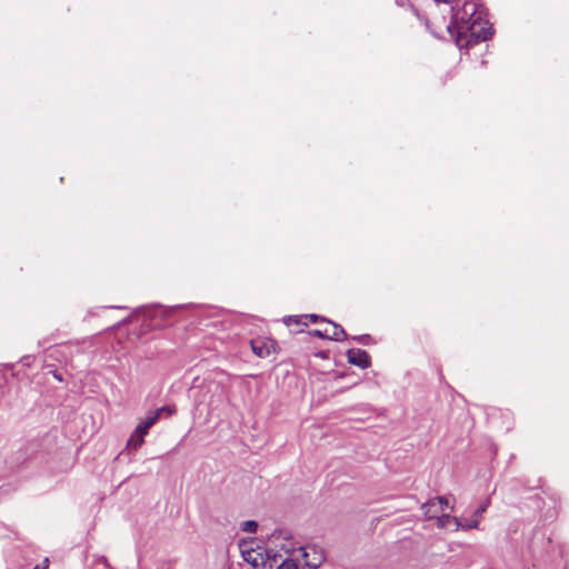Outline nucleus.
I'll list each match as a JSON object with an SVG mask.
<instances>
[{
    "instance_id": "1",
    "label": "nucleus",
    "mask_w": 569,
    "mask_h": 569,
    "mask_svg": "<svg viewBox=\"0 0 569 569\" xmlns=\"http://www.w3.org/2000/svg\"><path fill=\"white\" fill-rule=\"evenodd\" d=\"M450 7L451 21L447 30L458 46H471L491 36V27L483 11L473 0H433Z\"/></svg>"
},
{
    "instance_id": "2",
    "label": "nucleus",
    "mask_w": 569,
    "mask_h": 569,
    "mask_svg": "<svg viewBox=\"0 0 569 569\" xmlns=\"http://www.w3.org/2000/svg\"><path fill=\"white\" fill-rule=\"evenodd\" d=\"M242 556L246 562L252 566L253 569H274L276 562H278V555L273 550H267L260 552L254 549L242 551Z\"/></svg>"
},
{
    "instance_id": "3",
    "label": "nucleus",
    "mask_w": 569,
    "mask_h": 569,
    "mask_svg": "<svg viewBox=\"0 0 569 569\" xmlns=\"http://www.w3.org/2000/svg\"><path fill=\"white\" fill-rule=\"evenodd\" d=\"M321 321L325 322L326 326L322 329L313 330L311 333L315 337L326 338L335 341H341L347 337L346 331L340 325L327 319H321Z\"/></svg>"
},
{
    "instance_id": "4",
    "label": "nucleus",
    "mask_w": 569,
    "mask_h": 569,
    "mask_svg": "<svg viewBox=\"0 0 569 569\" xmlns=\"http://www.w3.org/2000/svg\"><path fill=\"white\" fill-rule=\"evenodd\" d=\"M348 361L361 369H366L370 366V357L367 351L362 349H349L347 352Z\"/></svg>"
},
{
    "instance_id": "5",
    "label": "nucleus",
    "mask_w": 569,
    "mask_h": 569,
    "mask_svg": "<svg viewBox=\"0 0 569 569\" xmlns=\"http://www.w3.org/2000/svg\"><path fill=\"white\" fill-rule=\"evenodd\" d=\"M250 345L253 353L259 358L270 356L271 351H274L276 348V343L272 340L253 339L250 341Z\"/></svg>"
},
{
    "instance_id": "6",
    "label": "nucleus",
    "mask_w": 569,
    "mask_h": 569,
    "mask_svg": "<svg viewBox=\"0 0 569 569\" xmlns=\"http://www.w3.org/2000/svg\"><path fill=\"white\" fill-rule=\"evenodd\" d=\"M167 408H158L154 411H150L143 420L140 421V423L136 427L137 433L139 436L141 435H148L149 429L159 420L160 416L162 415V411Z\"/></svg>"
},
{
    "instance_id": "7",
    "label": "nucleus",
    "mask_w": 569,
    "mask_h": 569,
    "mask_svg": "<svg viewBox=\"0 0 569 569\" xmlns=\"http://www.w3.org/2000/svg\"><path fill=\"white\" fill-rule=\"evenodd\" d=\"M306 565L312 569H317L325 560L323 551L316 547H308L303 551Z\"/></svg>"
},
{
    "instance_id": "8",
    "label": "nucleus",
    "mask_w": 569,
    "mask_h": 569,
    "mask_svg": "<svg viewBox=\"0 0 569 569\" xmlns=\"http://www.w3.org/2000/svg\"><path fill=\"white\" fill-rule=\"evenodd\" d=\"M421 509L423 510L425 517L428 519H437V517H439L438 513L442 511L441 507L433 499L422 503Z\"/></svg>"
},
{
    "instance_id": "9",
    "label": "nucleus",
    "mask_w": 569,
    "mask_h": 569,
    "mask_svg": "<svg viewBox=\"0 0 569 569\" xmlns=\"http://www.w3.org/2000/svg\"><path fill=\"white\" fill-rule=\"evenodd\" d=\"M457 522H459V519L457 517H451L450 515L442 513L437 517V527L440 529H446L453 525V531H458Z\"/></svg>"
},
{
    "instance_id": "10",
    "label": "nucleus",
    "mask_w": 569,
    "mask_h": 569,
    "mask_svg": "<svg viewBox=\"0 0 569 569\" xmlns=\"http://www.w3.org/2000/svg\"><path fill=\"white\" fill-rule=\"evenodd\" d=\"M144 436L146 435H141L139 436L137 433V428L133 430L132 435L130 436L129 440H128V443L127 446L128 447H132L133 449H138L142 446V443L144 442Z\"/></svg>"
},
{
    "instance_id": "11",
    "label": "nucleus",
    "mask_w": 569,
    "mask_h": 569,
    "mask_svg": "<svg viewBox=\"0 0 569 569\" xmlns=\"http://www.w3.org/2000/svg\"><path fill=\"white\" fill-rule=\"evenodd\" d=\"M479 526V519H477L476 517H472L471 519L469 520H466L465 522H462L460 519H459V522H457V529L458 530H470V529H476L478 528Z\"/></svg>"
},
{
    "instance_id": "12",
    "label": "nucleus",
    "mask_w": 569,
    "mask_h": 569,
    "mask_svg": "<svg viewBox=\"0 0 569 569\" xmlns=\"http://www.w3.org/2000/svg\"><path fill=\"white\" fill-rule=\"evenodd\" d=\"M276 569H298V565L293 559L286 558L282 559L280 565L274 566Z\"/></svg>"
},
{
    "instance_id": "13",
    "label": "nucleus",
    "mask_w": 569,
    "mask_h": 569,
    "mask_svg": "<svg viewBox=\"0 0 569 569\" xmlns=\"http://www.w3.org/2000/svg\"><path fill=\"white\" fill-rule=\"evenodd\" d=\"M258 529V523L253 520H247L241 523V530L244 532L253 533Z\"/></svg>"
},
{
    "instance_id": "14",
    "label": "nucleus",
    "mask_w": 569,
    "mask_h": 569,
    "mask_svg": "<svg viewBox=\"0 0 569 569\" xmlns=\"http://www.w3.org/2000/svg\"><path fill=\"white\" fill-rule=\"evenodd\" d=\"M489 506V499H487L483 503H481L476 510H475V513H473V517H476L477 519H479L483 512H486L487 508Z\"/></svg>"
},
{
    "instance_id": "15",
    "label": "nucleus",
    "mask_w": 569,
    "mask_h": 569,
    "mask_svg": "<svg viewBox=\"0 0 569 569\" xmlns=\"http://www.w3.org/2000/svg\"><path fill=\"white\" fill-rule=\"evenodd\" d=\"M435 500H436V502H438V505L441 507V509H443V506L449 507L450 509H452V506H449V501H448L447 498H445V497H437Z\"/></svg>"
},
{
    "instance_id": "16",
    "label": "nucleus",
    "mask_w": 569,
    "mask_h": 569,
    "mask_svg": "<svg viewBox=\"0 0 569 569\" xmlns=\"http://www.w3.org/2000/svg\"><path fill=\"white\" fill-rule=\"evenodd\" d=\"M306 318H309L311 322L316 323L318 322L319 320H321L322 318H320L319 316L317 315H308V316H305Z\"/></svg>"
},
{
    "instance_id": "17",
    "label": "nucleus",
    "mask_w": 569,
    "mask_h": 569,
    "mask_svg": "<svg viewBox=\"0 0 569 569\" xmlns=\"http://www.w3.org/2000/svg\"><path fill=\"white\" fill-rule=\"evenodd\" d=\"M163 408H167V409L163 410L162 413H166L167 416H171L174 412L173 409H171L168 406H164Z\"/></svg>"
},
{
    "instance_id": "18",
    "label": "nucleus",
    "mask_w": 569,
    "mask_h": 569,
    "mask_svg": "<svg viewBox=\"0 0 569 569\" xmlns=\"http://www.w3.org/2000/svg\"><path fill=\"white\" fill-rule=\"evenodd\" d=\"M33 569H48V559H44V562L42 566H37Z\"/></svg>"
},
{
    "instance_id": "19",
    "label": "nucleus",
    "mask_w": 569,
    "mask_h": 569,
    "mask_svg": "<svg viewBox=\"0 0 569 569\" xmlns=\"http://www.w3.org/2000/svg\"><path fill=\"white\" fill-rule=\"evenodd\" d=\"M368 338H369V336H360V337L355 338V340L363 343V342H366V339H368Z\"/></svg>"
}]
</instances>
